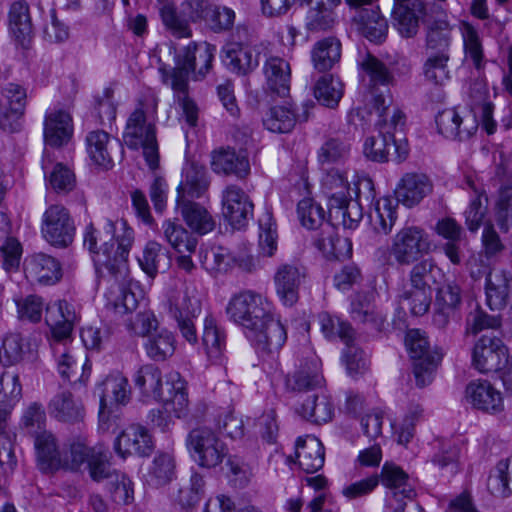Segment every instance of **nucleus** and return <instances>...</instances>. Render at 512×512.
I'll list each match as a JSON object with an SVG mask.
<instances>
[{"label":"nucleus","instance_id":"nucleus-1","mask_svg":"<svg viewBox=\"0 0 512 512\" xmlns=\"http://www.w3.org/2000/svg\"><path fill=\"white\" fill-rule=\"evenodd\" d=\"M133 242V229L123 219H105L100 229L89 224L84 235L98 273L110 283L105 293L108 305L121 314L134 311L143 298L138 282L129 279L128 255Z\"/></svg>","mask_w":512,"mask_h":512},{"label":"nucleus","instance_id":"nucleus-2","mask_svg":"<svg viewBox=\"0 0 512 512\" xmlns=\"http://www.w3.org/2000/svg\"><path fill=\"white\" fill-rule=\"evenodd\" d=\"M226 311L258 349L273 353L286 342V330L274 317L271 303L262 294L253 290L241 291L231 297Z\"/></svg>","mask_w":512,"mask_h":512},{"label":"nucleus","instance_id":"nucleus-3","mask_svg":"<svg viewBox=\"0 0 512 512\" xmlns=\"http://www.w3.org/2000/svg\"><path fill=\"white\" fill-rule=\"evenodd\" d=\"M468 106L469 109L462 111L449 108L439 112L436 116L439 133L449 139L467 140L476 133L480 121L487 134L496 131L494 105L484 83L477 81L470 86Z\"/></svg>","mask_w":512,"mask_h":512},{"label":"nucleus","instance_id":"nucleus-4","mask_svg":"<svg viewBox=\"0 0 512 512\" xmlns=\"http://www.w3.org/2000/svg\"><path fill=\"white\" fill-rule=\"evenodd\" d=\"M214 52L215 47L208 43L197 45L191 42L177 55L175 67L171 71L163 72L164 82L170 81L175 101L182 109L185 121L191 127L197 123L198 108L188 95L189 75L199 66L198 73L205 76L211 67Z\"/></svg>","mask_w":512,"mask_h":512},{"label":"nucleus","instance_id":"nucleus-5","mask_svg":"<svg viewBox=\"0 0 512 512\" xmlns=\"http://www.w3.org/2000/svg\"><path fill=\"white\" fill-rule=\"evenodd\" d=\"M322 189L328 199L330 216L340 220L344 228L353 229L362 218L357 202L352 195L357 194V185L350 180L349 172L339 168L330 169L322 179Z\"/></svg>","mask_w":512,"mask_h":512},{"label":"nucleus","instance_id":"nucleus-6","mask_svg":"<svg viewBox=\"0 0 512 512\" xmlns=\"http://www.w3.org/2000/svg\"><path fill=\"white\" fill-rule=\"evenodd\" d=\"M214 5L209 0H183L178 7L165 3L159 9L165 29L177 39L191 38V24L208 22Z\"/></svg>","mask_w":512,"mask_h":512},{"label":"nucleus","instance_id":"nucleus-7","mask_svg":"<svg viewBox=\"0 0 512 512\" xmlns=\"http://www.w3.org/2000/svg\"><path fill=\"white\" fill-rule=\"evenodd\" d=\"M186 447L193 461L206 469L216 468L229 456L227 444L207 427L192 429L187 435Z\"/></svg>","mask_w":512,"mask_h":512},{"label":"nucleus","instance_id":"nucleus-8","mask_svg":"<svg viewBox=\"0 0 512 512\" xmlns=\"http://www.w3.org/2000/svg\"><path fill=\"white\" fill-rule=\"evenodd\" d=\"M123 140L131 149H143V156L151 169L158 167L159 153L155 127L146 122V116L142 109H136L129 116Z\"/></svg>","mask_w":512,"mask_h":512},{"label":"nucleus","instance_id":"nucleus-9","mask_svg":"<svg viewBox=\"0 0 512 512\" xmlns=\"http://www.w3.org/2000/svg\"><path fill=\"white\" fill-rule=\"evenodd\" d=\"M76 226L67 207L56 203L49 205L41 219V235L51 246L59 249L69 247L75 238Z\"/></svg>","mask_w":512,"mask_h":512},{"label":"nucleus","instance_id":"nucleus-10","mask_svg":"<svg viewBox=\"0 0 512 512\" xmlns=\"http://www.w3.org/2000/svg\"><path fill=\"white\" fill-rule=\"evenodd\" d=\"M405 344L414 361L413 374L416 385L420 388L425 387L432 382L433 373L442 359V354L430 350L425 333L418 329L407 332Z\"/></svg>","mask_w":512,"mask_h":512},{"label":"nucleus","instance_id":"nucleus-11","mask_svg":"<svg viewBox=\"0 0 512 512\" xmlns=\"http://www.w3.org/2000/svg\"><path fill=\"white\" fill-rule=\"evenodd\" d=\"M201 312V300L192 285H185L170 300V314L177 323L181 335L191 344L198 340L194 320Z\"/></svg>","mask_w":512,"mask_h":512},{"label":"nucleus","instance_id":"nucleus-12","mask_svg":"<svg viewBox=\"0 0 512 512\" xmlns=\"http://www.w3.org/2000/svg\"><path fill=\"white\" fill-rule=\"evenodd\" d=\"M360 65L369 77V102L383 116L385 109L393 103L388 88L393 77L386 65L370 54L364 57Z\"/></svg>","mask_w":512,"mask_h":512},{"label":"nucleus","instance_id":"nucleus-13","mask_svg":"<svg viewBox=\"0 0 512 512\" xmlns=\"http://www.w3.org/2000/svg\"><path fill=\"white\" fill-rule=\"evenodd\" d=\"M428 236L417 226H407L395 234L390 247V254L399 265L416 262L429 250Z\"/></svg>","mask_w":512,"mask_h":512},{"label":"nucleus","instance_id":"nucleus-14","mask_svg":"<svg viewBox=\"0 0 512 512\" xmlns=\"http://www.w3.org/2000/svg\"><path fill=\"white\" fill-rule=\"evenodd\" d=\"M85 143L89 159L98 167L108 170L113 167L115 160L122 159L121 143L104 130L88 132Z\"/></svg>","mask_w":512,"mask_h":512},{"label":"nucleus","instance_id":"nucleus-15","mask_svg":"<svg viewBox=\"0 0 512 512\" xmlns=\"http://www.w3.org/2000/svg\"><path fill=\"white\" fill-rule=\"evenodd\" d=\"M306 277V268L299 262L280 264L273 281L278 298L284 306L291 307L299 300V289Z\"/></svg>","mask_w":512,"mask_h":512},{"label":"nucleus","instance_id":"nucleus-16","mask_svg":"<svg viewBox=\"0 0 512 512\" xmlns=\"http://www.w3.org/2000/svg\"><path fill=\"white\" fill-rule=\"evenodd\" d=\"M508 358L507 348L497 337L483 335L473 348L472 363L481 373L501 370L503 361Z\"/></svg>","mask_w":512,"mask_h":512},{"label":"nucleus","instance_id":"nucleus-17","mask_svg":"<svg viewBox=\"0 0 512 512\" xmlns=\"http://www.w3.org/2000/svg\"><path fill=\"white\" fill-rule=\"evenodd\" d=\"M254 205L245 191L237 185H229L222 192V213L237 229L244 227L253 216Z\"/></svg>","mask_w":512,"mask_h":512},{"label":"nucleus","instance_id":"nucleus-18","mask_svg":"<svg viewBox=\"0 0 512 512\" xmlns=\"http://www.w3.org/2000/svg\"><path fill=\"white\" fill-rule=\"evenodd\" d=\"M432 191L433 183L426 174L407 172L400 178L394 193L399 203L412 208L417 206Z\"/></svg>","mask_w":512,"mask_h":512},{"label":"nucleus","instance_id":"nucleus-19","mask_svg":"<svg viewBox=\"0 0 512 512\" xmlns=\"http://www.w3.org/2000/svg\"><path fill=\"white\" fill-rule=\"evenodd\" d=\"M114 448L117 454L125 458L128 455L148 456L154 449L149 431L142 425L132 424L116 438Z\"/></svg>","mask_w":512,"mask_h":512},{"label":"nucleus","instance_id":"nucleus-20","mask_svg":"<svg viewBox=\"0 0 512 512\" xmlns=\"http://www.w3.org/2000/svg\"><path fill=\"white\" fill-rule=\"evenodd\" d=\"M164 391L157 401L162 402L165 413L176 418L186 417L189 411L187 383L178 372H172Z\"/></svg>","mask_w":512,"mask_h":512},{"label":"nucleus","instance_id":"nucleus-21","mask_svg":"<svg viewBox=\"0 0 512 512\" xmlns=\"http://www.w3.org/2000/svg\"><path fill=\"white\" fill-rule=\"evenodd\" d=\"M78 316L72 304L65 300L49 304L45 321L51 329L53 342L66 341L72 332Z\"/></svg>","mask_w":512,"mask_h":512},{"label":"nucleus","instance_id":"nucleus-22","mask_svg":"<svg viewBox=\"0 0 512 512\" xmlns=\"http://www.w3.org/2000/svg\"><path fill=\"white\" fill-rule=\"evenodd\" d=\"M466 399L476 409L497 414L503 411L502 394L487 380H475L466 387Z\"/></svg>","mask_w":512,"mask_h":512},{"label":"nucleus","instance_id":"nucleus-23","mask_svg":"<svg viewBox=\"0 0 512 512\" xmlns=\"http://www.w3.org/2000/svg\"><path fill=\"white\" fill-rule=\"evenodd\" d=\"M462 305V288L455 280L444 282L435 297L434 322L439 327H445L449 319L454 317Z\"/></svg>","mask_w":512,"mask_h":512},{"label":"nucleus","instance_id":"nucleus-24","mask_svg":"<svg viewBox=\"0 0 512 512\" xmlns=\"http://www.w3.org/2000/svg\"><path fill=\"white\" fill-rule=\"evenodd\" d=\"M24 272L32 283L53 285L62 277L60 263L53 257L39 253L25 259Z\"/></svg>","mask_w":512,"mask_h":512},{"label":"nucleus","instance_id":"nucleus-25","mask_svg":"<svg viewBox=\"0 0 512 512\" xmlns=\"http://www.w3.org/2000/svg\"><path fill=\"white\" fill-rule=\"evenodd\" d=\"M73 123L71 115L62 109L48 112L44 121V139L52 147H60L71 139Z\"/></svg>","mask_w":512,"mask_h":512},{"label":"nucleus","instance_id":"nucleus-26","mask_svg":"<svg viewBox=\"0 0 512 512\" xmlns=\"http://www.w3.org/2000/svg\"><path fill=\"white\" fill-rule=\"evenodd\" d=\"M211 168L217 174L235 175L239 179L250 173L248 158L232 148L214 150L211 155Z\"/></svg>","mask_w":512,"mask_h":512},{"label":"nucleus","instance_id":"nucleus-27","mask_svg":"<svg viewBox=\"0 0 512 512\" xmlns=\"http://www.w3.org/2000/svg\"><path fill=\"white\" fill-rule=\"evenodd\" d=\"M356 30L371 42L380 43L387 35L388 23L378 7L364 8L353 17Z\"/></svg>","mask_w":512,"mask_h":512},{"label":"nucleus","instance_id":"nucleus-28","mask_svg":"<svg viewBox=\"0 0 512 512\" xmlns=\"http://www.w3.org/2000/svg\"><path fill=\"white\" fill-rule=\"evenodd\" d=\"M9 31L14 40L26 47L33 36L34 28L27 2L19 0L11 4L8 12Z\"/></svg>","mask_w":512,"mask_h":512},{"label":"nucleus","instance_id":"nucleus-29","mask_svg":"<svg viewBox=\"0 0 512 512\" xmlns=\"http://www.w3.org/2000/svg\"><path fill=\"white\" fill-rule=\"evenodd\" d=\"M305 111L302 116H298L292 104L275 105L270 108L263 119L264 126L274 133H289L295 127L296 121L308 119V108L313 107L312 102L304 104Z\"/></svg>","mask_w":512,"mask_h":512},{"label":"nucleus","instance_id":"nucleus-30","mask_svg":"<svg viewBox=\"0 0 512 512\" xmlns=\"http://www.w3.org/2000/svg\"><path fill=\"white\" fill-rule=\"evenodd\" d=\"M206 170L196 163H188L182 171V180L177 188V199L200 198L208 189Z\"/></svg>","mask_w":512,"mask_h":512},{"label":"nucleus","instance_id":"nucleus-31","mask_svg":"<svg viewBox=\"0 0 512 512\" xmlns=\"http://www.w3.org/2000/svg\"><path fill=\"white\" fill-rule=\"evenodd\" d=\"M295 455L299 467L306 473H315L324 465V447L314 436L299 437L296 441Z\"/></svg>","mask_w":512,"mask_h":512},{"label":"nucleus","instance_id":"nucleus-32","mask_svg":"<svg viewBox=\"0 0 512 512\" xmlns=\"http://www.w3.org/2000/svg\"><path fill=\"white\" fill-rule=\"evenodd\" d=\"M426 16V7L420 0H414L409 5H399L394 9L395 26L402 37H414L420 27V22Z\"/></svg>","mask_w":512,"mask_h":512},{"label":"nucleus","instance_id":"nucleus-33","mask_svg":"<svg viewBox=\"0 0 512 512\" xmlns=\"http://www.w3.org/2000/svg\"><path fill=\"white\" fill-rule=\"evenodd\" d=\"M52 348L60 376L70 383L83 381V357H76L65 341L53 342Z\"/></svg>","mask_w":512,"mask_h":512},{"label":"nucleus","instance_id":"nucleus-34","mask_svg":"<svg viewBox=\"0 0 512 512\" xmlns=\"http://www.w3.org/2000/svg\"><path fill=\"white\" fill-rule=\"evenodd\" d=\"M176 203L183 220L192 231L204 235L214 229L213 217L204 206L190 199L176 200Z\"/></svg>","mask_w":512,"mask_h":512},{"label":"nucleus","instance_id":"nucleus-35","mask_svg":"<svg viewBox=\"0 0 512 512\" xmlns=\"http://www.w3.org/2000/svg\"><path fill=\"white\" fill-rule=\"evenodd\" d=\"M267 87L281 97L289 94L291 69L289 63L277 56L269 57L264 64Z\"/></svg>","mask_w":512,"mask_h":512},{"label":"nucleus","instance_id":"nucleus-36","mask_svg":"<svg viewBox=\"0 0 512 512\" xmlns=\"http://www.w3.org/2000/svg\"><path fill=\"white\" fill-rule=\"evenodd\" d=\"M315 246L327 259L348 258L352 254V243L346 237L336 235L334 227L326 223L315 239Z\"/></svg>","mask_w":512,"mask_h":512},{"label":"nucleus","instance_id":"nucleus-37","mask_svg":"<svg viewBox=\"0 0 512 512\" xmlns=\"http://www.w3.org/2000/svg\"><path fill=\"white\" fill-rule=\"evenodd\" d=\"M224 64L231 71L237 74H247L254 70L259 60L250 48V46H243L241 43H227L223 49Z\"/></svg>","mask_w":512,"mask_h":512},{"label":"nucleus","instance_id":"nucleus-38","mask_svg":"<svg viewBox=\"0 0 512 512\" xmlns=\"http://www.w3.org/2000/svg\"><path fill=\"white\" fill-rule=\"evenodd\" d=\"M49 410L50 414L59 421L69 423L80 421L85 415L81 401L74 398L69 391L56 394L49 403Z\"/></svg>","mask_w":512,"mask_h":512},{"label":"nucleus","instance_id":"nucleus-39","mask_svg":"<svg viewBox=\"0 0 512 512\" xmlns=\"http://www.w3.org/2000/svg\"><path fill=\"white\" fill-rule=\"evenodd\" d=\"M134 385L145 400H158L164 392L162 372L154 364L141 366L134 375Z\"/></svg>","mask_w":512,"mask_h":512},{"label":"nucleus","instance_id":"nucleus-40","mask_svg":"<svg viewBox=\"0 0 512 512\" xmlns=\"http://www.w3.org/2000/svg\"><path fill=\"white\" fill-rule=\"evenodd\" d=\"M324 382L317 361L302 365L298 370L286 376L285 386L290 391H306L320 387Z\"/></svg>","mask_w":512,"mask_h":512},{"label":"nucleus","instance_id":"nucleus-41","mask_svg":"<svg viewBox=\"0 0 512 512\" xmlns=\"http://www.w3.org/2000/svg\"><path fill=\"white\" fill-rule=\"evenodd\" d=\"M35 448L40 468L44 471L56 470L62 466V455L58 449L55 436L48 431L35 436Z\"/></svg>","mask_w":512,"mask_h":512},{"label":"nucleus","instance_id":"nucleus-42","mask_svg":"<svg viewBox=\"0 0 512 512\" xmlns=\"http://www.w3.org/2000/svg\"><path fill=\"white\" fill-rule=\"evenodd\" d=\"M201 339L208 358L212 361L220 360L226 347V333L212 315L204 319Z\"/></svg>","mask_w":512,"mask_h":512},{"label":"nucleus","instance_id":"nucleus-43","mask_svg":"<svg viewBox=\"0 0 512 512\" xmlns=\"http://www.w3.org/2000/svg\"><path fill=\"white\" fill-rule=\"evenodd\" d=\"M381 481L383 485L392 491L393 500L402 501L400 496L406 499H412L415 491L407 483L408 475L398 466L385 463L381 470Z\"/></svg>","mask_w":512,"mask_h":512},{"label":"nucleus","instance_id":"nucleus-44","mask_svg":"<svg viewBox=\"0 0 512 512\" xmlns=\"http://www.w3.org/2000/svg\"><path fill=\"white\" fill-rule=\"evenodd\" d=\"M42 168L45 172L49 186L57 194H67L76 186L74 172L62 163L52 165L51 160L43 159Z\"/></svg>","mask_w":512,"mask_h":512},{"label":"nucleus","instance_id":"nucleus-45","mask_svg":"<svg viewBox=\"0 0 512 512\" xmlns=\"http://www.w3.org/2000/svg\"><path fill=\"white\" fill-rule=\"evenodd\" d=\"M164 239L178 253H193L197 247V239L177 220L167 219L162 224Z\"/></svg>","mask_w":512,"mask_h":512},{"label":"nucleus","instance_id":"nucleus-46","mask_svg":"<svg viewBox=\"0 0 512 512\" xmlns=\"http://www.w3.org/2000/svg\"><path fill=\"white\" fill-rule=\"evenodd\" d=\"M451 26L445 19L435 20L428 26L426 54L450 55Z\"/></svg>","mask_w":512,"mask_h":512},{"label":"nucleus","instance_id":"nucleus-47","mask_svg":"<svg viewBox=\"0 0 512 512\" xmlns=\"http://www.w3.org/2000/svg\"><path fill=\"white\" fill-rule=\"evenodd\" d=\"M341 57V43L334 37L318 41L312 50V61L318 71L330 70Z\"/></svg>","mask_w":512,"mask_h":512},{"label":"nucleus","instance_id":"nucleus-48","mask_svg":"<svg viewBox=\"0 0 512 512\" xmlns=\"http://www.w3.org/2000/svg\"><path fill=\"white\" fill-rule=\"evenodd\" d=\"M234 260V256L221 246H213L200 251L202 267L214 276L226 273L233 266Z\"/></svg>","mask_w":512,"mask_h":512},{"label":"nucleus","instance_id":"nucleus-49","mask_svg":"<svg viewBox=\"0 0 512 512\" xmlns=\"http://www.w3.org/2000/svg\"><path fill=\"white\" fill-rule=\"evenodd\" d=\"M144 348L150 359L164 361L175 352V338L168 330L161 329L148 336Z\"/></svg>","mask_w":512,"mask_h":512},{"label":"nucleus","instance_id":"nucleus-50","mask_svg":"<svg viewBox=\"0 0 512 512\" xmlns=\"http://www.w3.org/2000/svg\"><path fill=\"white\" fill-rule=\"evenodd\" d=\"M175 459L165 452L158 453L149 468L147 482L155 487L168 484L175 476Z\"/></svg>","mask_w":512,"mask_h":512},{"label":"nucleus","instance_id":"nucleus-51","mask_svg":"<svg viewBox=\"0 0 512 512\" xmlns=\"http://www.w3.org/2000/svg\"><path fill=\"white\" fill-rule=\"evenodd\" d=\"M333 404L327 396L308 397L299 408L302 417L316 423H326L332 419Z\"/></svg>","mask_w":512,"mask_h":512},{"label":"nucleus","instance_id":"nucleus-52","mask_svg":"<svg viewBox=\"0 0 512 512\" xmlns=\"http://www.w3.org/2000/svg\"><path fill=\"white\" fill-rule=\"evenodd\" d=\"M101 406L109 399L116 404L125 405L130 399L128 379L120 373L109 375L102 383Z\"/></svg>","mask_w":512,"mask_h":512},{"label":"nucleus","instance_id":"nucleus-53","mask_svg":"<svg viewBox=\"0 0 512 512\" xmlns=\"http://www.w3.org/2000/svg\"><path fill=\"white\" fill-rule=\"evenodd\" d=\"M450 55L426 54L423 75L429 83L442 86L450 79Z\"/></svg>","mask_w":512,"mask_h":512},{"label":"nucleus","instance_id":"nucleus-54","mask_svg":"<svg viewBox=\"0 0 512 512\" xmlns=\"http://www.w3.org/2000/svg\"><path fill=\"white\" fill-rule=\"evenodd\" d=\"M460 32L463 39L465 55L470 59L477 69L482 68L484 53L482 39L477 29L468 22L460 24Z\"/></svg>","mask_w":512,"mask_h":512},{"label":"nucleus","instance_id":"nucleus-55","mask_svg":"<svg viewBox=\"0 0 512 512\" xmlns=\"http://www.w3.org/2000/svg\"><path fill=\"white\" fill-rule=\"evenodd\" d=\"M400 301L407 306L415 316H421L428 312L432 301L431 287L413 288L404 287L400 295Z\"/></svg>","mask_w":512,"mask_h":512},{"label":"nucleus","instance_id":"nucleus-56","mask_svg":"<svg viewBox=\"0 0 512 512\" xmlns=\"http://www.w3.org/2000/svg\"><path fill=\"white\" fill-rule=\"evenodd\" d=\"M314 95L321 104L333 108L343 96V83L332 75L322 76L314 87Z\"/></svg>","mask_w":512,"mask_h":512},{"label":"nucleus","instance_id":"nucleus-57","mask_svg":"<svg viewBox=\"0 0 512 512\" xmlns=\"http://www.w3.org/2000/svg\"><path fill=\"white\" fill-rule=\"evenodd\" d=\"M320 330L328 339L339 337L346 345L354 340V330L349 323L333 317L327 312L318 315Z\"/></svg>","mask_w":512,"mask_h":512},{"label":"nucleus","instance_id":"nucleus-58","mask_svg":"<svg viewBox=\"0 0 512 512\" xmlns=\"http://www.w3.org/2000/svg\"><path fill=\"white\" fill-rule=\"evenodd\" d=\"M512 481V460H501L490 472L487 481L489 491L495 496H508L509 483Z\"/></svg>","mask_w":512,"mask_h":512},{"label":"nucleus","instance_id":"nucleus-59","mask_svg":"<svg viewBox=\"0 0 512 512\" xmlns=\"http://www.w3.org/2000/svg\"><path fill=\"white\" fill-rule=\"evenodd\" d=\"M467 184L474 190L475 197L464 213L465 224L469 231L476 232L483 224L487 212V197L478 191L472 179L467 178Z\"/></svg>","mask_w":512,"mask_h":512},{"label":"nucleus","instance_id":"nucleus-60","mask_svg":"<svg viewBox=\"0 0 512 512\" xmlns=\"http://www.w3.org/2000/svg\"><path fill=\"white\" fill-rule=\"evenodd\" d=\"M391 131H380L377 136H370L364 143L365 156L375 162H387L390 160Z\"/></svg>","mask_w":512,"mask_h":512},{"label":"nucleus","instance_id":"nucleus-61","mask_svg":"<svg viewBox=\"0 0 512 512\" xmlns=\"http://www.w3.org/2000/svg\"><path fill=\"white\" fill-rule=\"evenodd\" d=\"M460 449L455 443L446 442L433 456L431 462L440 471L447 475H454L459 471Z\"/></svg>","mask_w":512,"mask_h":512},{"label":"nucleus","instance_id":"nucleus-62","mask_svg":"<svg viewBox=\"0 0 512 512\" xmlns=\"http://www.w3.org/2000/svg\"><path fill=\"white\" fill-rule=\"evenodd\" d=\"M336 24L334 11L321 9V7L310 4L305 18V27L309 32L318 33L332 29Z\"/></svg>","mask_w":512,"mask_h":512},{"label":"nucleus","instance_id":"nucleus-63","mask_svg":"<svg viewBox=\"0 0 512 512\" xmlns=\"http://www.w3.org/2000/svg\"><path fill=\"white\" fill-rule=\"evenodd\" d=\"M26 345L18 333H10L3 340L0 350V360L5 366H11L23 360Z\"/></svg>","mask_w":512,"mask_h":512},{"label":"nucleus","instance_id":"nucleus-64","mask_svg":"<svg viewBox=\"0 0 512 512\" xmlns=\"http://www.w3.org/2000/svg\"><path fill=\"white\" fill-rule=\"evenodd\" d=\"M297 212L301 224L308 229H316L325 219L324 209L310 198L302 199L298 203Z\"/></svg>","mask_w":512,"mask_h":512}]
</instances>
